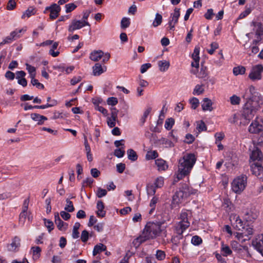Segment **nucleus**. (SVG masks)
Wrapping results in <instances>:
<instances>
[{"mask_svg":"<svg viewBox=\"0 0 263 263\" xmlns=\"http://www.w3.org/2000/svg\"><path fill=\"white\" fill-rule=\"evenodd\" d=\"M242 97L246 102L241 112L234 114L229 119L230 123L240 126L247 125L263 104L261 95L253 86H250L246 89L245 92L242 93Z\"/></svg>","mask_w":263,"mask_h":263,"instance_id":"f257e3e1","label":"nucleus"},{"mask_svg":"<svg viewBox=\"0 0 263 263\" xmlns=\"http://www.w3.org/2000/svg\"><path fill=\"white\" fill-rule=\"evenodd\" d=\"M196 161V157L192 153H186L179 159L177 173L178 180L189 175Z\"/></svg>","mask_w":263,"mask_h":263,"instance_id":"f03ea898","label":"nucleus"},{"mask_svg":"<svg viewBox=\"0 0 263 263\" xmlns=\"http://www.w3.org/2000/svg\"><path fill=\"white\" fill-rule=\"evenodd\" d=\"M161 232V226L154 222H148L146 224L142 234L134 240V243L138 245L146 240L153 239L159 235Z\"/></svg>","mask_w":263,"mask_h":263,"instance_id":"7ed1b4c3","label":"nucleus"},{"mask_svg":"<svg viewBox=\"0 0 263 263\" xmlns=\"http://www.w3.org/2000/svg\"><path fill=\"white\" fill-rule=\"evenodd\" d=\"M194 191L191 189L187 184H184L178 191H176L173 196L171 204L172 209L179 207V204L189 197L190 195L194 194Z\"/></svg>","mask_w":263,"mask_h":263,"instance_id":"20e7f679","label":"nucleus"},{"mask_svg":"<svg viewBox=\"0 0 263 263\" xmlns=\"http://www.w3.org/2000/svg\"><path fill=\"white\" fill-rule=\"evenodd\" d=\"M194 191L191 189L187 184H184L178 191H176L173 196L171 204L172 209L179 207V204L189 197L190 195L194 194Z\"/></svg>","mask_w":263,"mask_h":263,"instance_id":"39448f33","label":"nucleus"},{"mask_svg":"<svg viewBox=\"0 0 263 263\" xmlns=\"http://www.w3.org/2000/svg\"><path fill=\"white\" fill-rule=\"evenodd\" d=\"M191 216V212L187 210H183L181 211L179 218L180 221L177 223L175 228L176 232L178 234L181 235L189 227Z\"/></svg>","mask_w":263,"mask_h":263,"instance_id":"423d86ee","label":"nucleus"},{"mask_svg":"<svg viewBox=\"0 0 263 263\" xmlns=\"http://www.w3.org/2000/svg\"><path fill=\"white\" fill-rule=\"evenodd\" d=\"M247 185V177L240 175L234 179L231 183V189L235 193L241 194Z\"/></svg>","mask_w":263,"mask_h":263,"instance_id":"0eeeda50","label":"nucleus"},{"mask_svg":"<svg viewBox=\"0 0 263 263\" xmlns=\"http://www.w3.org/2000/svg\"><path fill=\"white\" fill-rule=\"evenodd\" d=\"M250 26L252 28V32L246 34L248 37H252L253 33L255 34L256 38L255 42H258L261 39V36L263 35V25L257 21H252L251 23Z\"/></svg>","mask_w":263,"mask_h":263,"instance_id":"6e6552de","label":"nucleus"},{"mask_svg":"<svg viewBox=\"0 0 263 263\" xmlns=\"http://www.w3.org/2000/svg\"><path fill=\"white\" fill-rule=\"evenodd\" d=\"M249 132L252 134H259L263 131V120L256 118L249 127Z\"/></svg>","mask_w":263,"mask_h":263,"instance_id":"1a4fd4ad","label":"nucleus"},{"mask_svg":"<svg viewBox=\"0 0 263 263\" xmlns=\"http://www.w3.org/2000/svg\"><path fill=\"white\" fill-rule=\"evenodd\" d=\"M263 72V66L257 64L252 67L249 78L252 81L259 80L261 79V73Z\"/></svg>","mask_w":263,"mask_h":263,"instance_id":"9d476101","label":"nucleus"},{"mask_svg":"<svg viewBox=\"0 0 263 263\" xmlns=\"http://www.w3.org/2000/svg\"><path fill=\"white\" fill-rule=\"evenodd\" d=\"M85 26H90V24L88 21L73 20L69 26L68 31L72 32Z\"/></svg>","mask_w":263,"mask_h":263,"instance_id":"9b49d317","label":"nucleus"},{"mask_svg":"<svg viewBox=\"0 0 263 263\" xmlns=\"http://www.w3.org/2000/svg\"><path fill=\"white\" fill-rule=\"evenodd\" d=\"M230 220L235 229L240 231L244 228V223L238 215L236 214H231L230 216Z\"/></svg>","mask_w":263,"mask_h":263,"instance_id":"f8f14e48","label":"nucleus"},{"mask_svg":"<svg viewBox=\"0 0 263 263\" xmlns=\"http://www.w3.org/2000/svg\"><path fill=\"white\" fill-rule=\"evenodd\" d=\"M258 215L257 210L253 207L247 209L244 212L243 217L247 221L252 222L255 220Z\"/></svg>","mask_w":263,"mask_h":263,"instance_id":"ddd939ff","label":"nucleus"},{"mask_svg":"<svg viewBox=\"0 0 263 263\" xmlns=\"http://www.w3.org/2000/svg\"><path fill=\"white\" fill-rule=\"evenodd\" d=\"M50 11V18L53 20L57 18L61 11V7L57 4H53L51 6L47 7L45 8V11Z\"/></svg>","mask_w":263,"mask_h":263,"instance_id":"4468645a","label":"nucleus"},{"mask_svg":"<svg viewBox=\"0 0 263 263\" xmlns=\"http://www.w3.org/2000/svg\"><path fill=\"white\" fill-rule=\"evenodd\" d=\"M252 245L263 256V234L258 235L253 240Z\"/></svg>","mask_w":263,"mask_h":263,"instance_id":"2eb2a0df","label":"nucleus"},{"mask_svg":"<svg viewBox=\"0 0 263 263\" xmlns=\"http://www.w3.org/2000/svg\"><path fill=\"white\" fill-rule=\"evenodd\" d=\"M21 239L17 237H14L12 239L11 242L8 245L7 249L10 252L18 251L21 246Z\"/></svg>","mask_w":263,"mask_h":263,"instance_id":"dca6fc26","label":"nucleus"},{"mask_svg":"<svg viewBox=\"0 0 263 263\" xmlns=\"http://www.w3.org/2000/svg\"><path fill=\"white\" fill-rule=\"evenodd\" d=\"M199 53V47L196 46L194 49V51L192 55L193 61L192 62L191 65L193 67H195L196 68H199L200 60Z\"/></svg>","mask_w":263,"mask_h":263,"instance_id":"f3484780","label":"nucleus"},{"mask_svg":"<svg viewBox=\"0 0 263 263\" xmlns=\"http://www.w3.org/2000/svg\"><path fill=\"white\" fill-rule=\"evenodd\" d=\"M231 246L232 248L237 253H240L241 251L244 252L245 253L248 254L249 253L248 248L247 246H242L239 244V243L235 240H232L231 241Z\"/></svg>","mask_w":263,"mask_h":263,"instance_id":"a211bd4d","label":"nucleus"},{"mask_svg":"<svg viewBox=\"0 0 263 263\" xmlns=\"http://www.w3.org/2000/svg\"><path fill=\"white\" fill-rule=\"evenodd\" d=\"M54 221L58 229L61 231H65L67 230L68 224L63 222L60 218L58 213L54 214Z\"/></svg>","mask_w":263,"mask_h":263,"instance_id":"6ab92c4d","label":"nucleus"},{"mask_svg":"<svg viewBox=\"0 0 263 263\" xmlns=\"http://www.w3.org/2000/svg\"><path fill=\"white\" fill-rule=\"evenodd\" d=\"M118 112V110L116 108H112L111 116L107 118V124L108 126L111 128L115 127L116 125V121L117 118Z\"/></svg>","mask_w":263,"mask_h":263,"instance_id":"aec40b11","label":"nucleus"},{"mask_svg":"<svg viewBox=\"0 0 263 263\" xmlns=\"http://www.w3.org/2000/svg\"><path fill=\"white\" fill-rule=\"evenodd\" d=\"M262 158L261 152L256 147H254L251 154L250 159L252 161H260Z\"/></svg>","mask_w":263,"mask_h":263,"instance_id":"412c9836","label":"nucleus"},{"mask_svg":"<svg viewBox=\"0 0 263 263\" xmlns=\"http://www.w3.org/2000/svg\"><path fill=\"white\" fill-rule=\"evenodd\" d=\"M107 67L105 66H102L100 63H96L92 67L93 74L95 76H99L106 71Z\"/></svg>","mask_w":263,"mask_h":263,"instance_id":"4be33fe9","label":"nucleus"},{"mask_svg":"<svg viewBox=\"0 0 263 263\" xmlns=\"http://www.w3.org/2000/svg\"><path fill=\"white\" fill-rule=\"evenodd\" d=\"M155 164L159 172L165 171L168 168L166 162L162 159H157L155 160Z\"/></svg>","mask_w":263,"mask_h":263,"instance_id":"5701e85b","label":"nucleus"},{"mask_svg":"<svg viewBox=\"0 0 263 263\" xmlns=\"http://www.w3.org/2000/svg\"><path fill=\"white\" fill-rule=\"evenodd\" d=\"M31 118L33 121L37 122L38 125H43L47 120L46 117L36 113L31 114Z\"/></svg>","mask_w":263,"mask_h":263,"instance_id":"b1692460","label":"nucleus"},{"mask_svg":"<svg viewBox=\"0 0 263 263\" xmlns=\"http://www.w3.org/2000/svg\"><path fill=\"white\" fill-rule=\"evenodd\" d=\"M104 52L102 50H94L90 53L89 58L93 61L97 62L102 58Z\"/></svg>","mask_w":263,"mask_h":263,"instance_id":"393cba45","label":"nucleus"},{"mask_svg":"<svg viewBox=\"0 0 263 263\" xmlns=\"http://www.w3.org/2000/svg\"><path fill=\"white\" fill-rule=\"evenodd\" d=\"M220 251L222 255L224 257H227L232 254V251L230 247L225 244L224 242L221 243Z\"/></svg>","mask_w":263,"mask_h":263,"instance_id":"a878e982","label":"nucleus"},{"mask_svg":"<svg viewBox=\"0 0 263 263\" xmlns=\"http://www.w3.org/2000/svg\"><path fill=\"white\" fill-rule=\"evenodd\" d=\"M212 106V101L207 98H204L201 104L202 109L203 111H212L213 108Z\"/></svg>","mask_w":263,"mask_h":263,"instance_id":"bb28decb","label":"nucleus"},{"mask_svg":"<svg viewBox=\"0 0 263 263\" xmlns=\"http://www.w3.org/2000/svg\"><path fill=\"white\" fill-rule=\"evenodd\" d=\"M253 173L260 180L263 181V167L256 164L252 167Z\"/></svg>","mask_w":263,"mask_h":263,"instance_id":"cd10ccee","label":"nucleus"},{"mask_svg":"<svg viewBox=\"0 0 263 263\" xmlns=\"http://www.w3.org/2000/svg\"><path fill=\"white\" fill-rule=\"evenodd\" d=\"M97 216L101 217H103L106 214V212L104 210V205L102 201H98L97 204Z\"/></svg>","mask_w":263,"mask_h":263,"instance_id":"c85d7f7f","label":"nucleus"},{"mask_svg":"<svg viewBox=\"0 0 263 263\" xmlns=\"http://www.w3.org/2000/svg\"><path fill=\"white\" fill-rule=\"evenodd\" d=\"M191 72L196 76L198 78H205L207 75V69L205 67L201 66L200 70L198 72H196L195 70H192Z\"/></svg>","mask_w":263,"mask_h":263,"instance_id":"c756f323","label":"nucleus"},{"mask_svg":"<svg viewBox=\"0 0 263 263\" xmlns=\"http://www.w3.org/2000/svg\"><path fill=\"white\" fill-rule=\"evenodd\" d=\"M158 65L159 70L162 72H165L168 70L170 67V63L166 60L159 61L158 62Z\"/></svg>","mask_w":263,"mask_h":263,"instance_id":"7c9ffc66","label":"nucleus"},{"mask_svg":"<svg viewBox=\"0 0 263 263\" xmlns=\"http://www.w3.org/2000/svg\"><path fill=\"white\" fill-rule=\"evenodd\" d=\"M180 16V9L176 8L174 9V11L171 14V16L169 18V21L174 22V23H177L178 18Z\"/></svg>","mask_w":263,"mask_h":263,"instance_id":"2f4dec72","label":"nucleus"},{"mask_svg":"<svg viewBox=\"0 0 263 263\" xmlns=\"http://www.w3.org/2000/svg\"><path fill=\"white\" fill-rule=\"evenodd\" d=\"M106 250V247L102 243H99L95 246L93 250V255L95 256Z\"/></svg>","mask_w":263,"mask_h":263,"instance_id":"473e14b6","label":"nucleus"},{"mask_svg":"<svg viewBox=\"0 0 263 263\" xmlns=\"http://www.w3.org/2000/svg\"><path fill=\"white\" fill-rule=\"evenodd\" d=\"M26 31L25 29H16L13 31L11 32L12 38H13L14 40H16L17 39L21 37V33H24Z\"/></svg>","mask_w":263,"mask_h":263,"instance_id":"72a5a7b5","label":"nucleus"},{"mask_svg":"<svg viewBox=\"0 0 263 263\" xmlns=\"http://www.w3.org/2000/svg\"><path fill=\"white\" fill-rule=\"evenodd\" d=\"M151 110H152V108H151V107H147L144 110L142 116L141 117V118L140 119V123L141 124V125H143L145 123V122L146 120V119H147V117L148 116L149 114H150Z\"/></svg>","mask_w":263,"mask_h":263,"instance_id":"f704fd0d","label":"nucleus"},{"mask_svg":"<svg viewBox=\"0 0 263 263\" xmlns=\"http://www.w3.org/2000/svg\"><path fill=\"white\" fill-rule=\"evenodd\" d=\"M158 142L160 144L163 145L166 147H171L173 146V142L170 140L164 138H161V139H159Z\"/></svg>","mask_w":263,"mask_h":263,"instance_id":"c9c22d12","label":"nucleus"},{"mask_svg":"<svg viewBox=\"0 0 263 263\" xmlns=\"http://www.w3.org/2000/svg\"><path fill=\"white\" fill-rule=\"evenodd\" d=\"M35 13V9L32 7H29L22 16L23 19L28 18L30 16L34 15Z\"/></svg>","mask_w":263,"mask_h":263,"instance_id":"e433bc0d","label":"nucleus"},{"mask_svg":"<svg viewBox=\"0 0 263 263\" xmlns=\"http://www.w3.org/2000/svg\"><path fill=\"white\" fill-rule=\"evenodd\" d=\"M158 154L156 151H148L146 154L145 158L147 160L154 159L158 157Z\"/></svg>","mask_w":263,"mask_h":263,"instance_id":"4c0bfd02","label":"nucleus"},{"mask_svg":"<svg viewBox=\"0 0 263 263\" xmlns=\"http://www.w3.org/2000/svg\"><path fill=\"white\" fill-rule=\"evenodd\" d=\"M127 154L128 156V158L133 161H136L138 158V156L135 151H134L133 149H129L127 151Z\"/></svg>","mask_w":263,"mask_h":263,"instance_id":"58836bf2","label":"nucleus"},{"mask_svg":"<svg viewBox=\"0 0 263 263\" xmlns=\"http://www.w3.org/2000/svg\"><path fill=\"white\" fill-rule=\"evenodd\" d=\"M156 187L154 184H148L146 186V192L148 196H153L155 194Z\"/></svg>","mask_w":263,"mask_h":263,"instance_id":"ea45409f","label":"nucleus"},{"mask_svg":"<svg viewBox=\"0 0 263 263\" xmlns=\"http://www.w3.org/2000/svg\"><path fill=\"white\" fill-rule=\"evenodd\" d=\"M210 48L207 49L206 51L211 55L214 54L215 51L219 48V45L217 42H214L210 44Z\"/></svg>","mask_w":263,"mask_h":263,"instance_id":"a19ab883","label":"nucleus"},{"mask_svg":"<svg viewBox=\"0 0 263 263\" xmlns=\"http://www.w3.org/2000/svg\"><path fill=\"white\" fill-rule=\"evenodd\" d=\"M26 69L28 70L29 73L30 74V77L31 78H33L35 77L36 76V69L35 68L28 64H26Z\"/></svg>","mask_w":263,"mask_h":263,"instance_id":"79ce46f5","label":"nucleus"},{"mask_svg":"<svg viewBox=\"0 0 263 263\" xmlns=\"http://www.w3.org/2000/svg\"><path fill=\"white\" fill-rule=\"evenodd\" d=\"M234 235L235 236V237L238 240L241 242H245L246 240L249 239L250 238H245V237H246L245 235L244 232L243 233H240V232H236L234 233Z\"/></svg>","mask_w":263,"mask_h":263,"instance_id":"37998d69","label":"nucleus"},{"mask_svg":"<svg viewBox=\"0 0 263 263\" xmlns=\"http://www.w3.org/2000/svg\"><path fill=\"white\" fill-rule=\"evenodd\" d=\"M162 21V15L161 14H160L159 13H156L155 20L153 23V26L154 27H156L158 26L159 25H160L161 24Z\"/></svg>","mask_w":263,"mask_h":263,"instance_id":"c03bdc74","label":"nucleus"},{"mask_svg":"<svg viewBox=\"0 0 263 263\" xmlns=\"http://www.w3.org/2000/svg\"><path fill=\"white\" fill-rule=\"evenodd\" d=\"M233 73L235 76L243 74L245 73L246 68L243 66H238L233 68Z\"/></svg>","mask_w":263,"mask_h":263,"instance_id":"a18cd8bd","label":"nucleus"},{"mask_svg":"<svg viewBox=\"0 0 263 263\" xmlns=\"http://www.w3.org/2000/svg\"><path fill=\"white\" fill-rule=\"evenodd\" d=\"M33 256L34 259H37L39 258L41 249L39 247H33L31 248Z\"/></svg>","mask_w":263,"mask_h":263,"instance_id":"49530a36","label":"nucleus"},{"mask_svg":"<svg viewBox=\"0 0 263 263\" xmlns=\"http://www.w3.org/2000/svg\"><path fill=\"white\" fill-rule=\"evenodd\" d=\"M175 123L174 119L172 118L167 119L165 122L164 127L167 130H170Z\"/></svg>","mask_w":263,"mask_h":263,"instance_id":"de8ad7c7","label":"nucleus"},{"mask_svg":"<svg viewBox=\"0 0 263 263\" xmlns=\"http://www.w3.org/2000/svg\"><path fill=\"white\" fill-rule=\"evenodd\" d=\"M240 98L237 96L236 95H233L230 98V101L232 105H238L240 103Z\"/></svg>","mask_w":263,"mask_h":263,"instance_id":"09e8293b","label":"nucleus"},{"mask_svg":"<svg viewBox=\"0 0 263 263\" xmlns=\"http://www.w3.org/2000/svg\"><path fill=\"white\" fill-rule=\"evenodd\" d=\"M189 102L191 105V108L193 109H196L199 105V100L195 97H193L190 99Z\"/></svg>","mask_w":263,"mask_h":263,"instance_id":"8fccbe9b","label":"nucleus"},{"mask_svg":"<svg viewBox=\"0 0 263 263\" xmlns=\"http://www.w3.org/2000/svg\"><path fill=\"white\" fill-rule=\"evenodd\" d=\"M204 89L202 85H197L195 86L193 93L194 95H200L203 93Z\"/></svg>","mask_w":263,"mask_h":263,"instance_id":"3c124183","label":"nucleus"},{"mask_svg":"<svg viewBox=\"0 0 263 263\" xmlns=\"http://www.w3.org/2000/svg\"><path fill=\"white\" fill-rule=\"evenodd\" d=\"M164 184V178L162 177H158L155 181L154 185L156 188H160Z\"/></svg>","mask_w":263,"mask_h":263,"instance_id":"603ef678","label":"nucleus"},{"mask_svg":"<svg viewBox=\"0 0 263 263\" xmlns=\"http://www.w3.org/2000/svg\"><path fill=\"white\" fill-rule=\"evenodd\" d=\"M65 210L68 212H72L74 210L72 202L69 199L66 200V205L65 207Z\"/></svg>","mask_w":263,"mask_h":263,"instance_id":"864d4df0","label":"nucleus"},{"mask_svg":"<svg viewBox=\"0 0 263 263\" xmlns=\"http://www.w3.org/2000/svg\"><path fill=\"white\" fill-rule=\"evenodd\" d=\"M158 201V197L156 196H154L152 200H151L149 206L151 207V210L149 211V213L151 214L154 211L156 207V204Z\"/></svg>","mask_w":263,"mask_h":263,"instance_id":"5fc2aeb1","label":"nucleus"},{"mask_svg":"<svg viewBox=\"0 0 263 263\" xmlns=\"http://www.w3.org/2000/svg\"><path fill=\"white\" fill-rule=\"evenodd\" d=\"M130 25V19L128 17H123L121 22V27L122 29H125L129 27Z\"/></svg>","mask_w":263,"mask_h":263,"instance_id":"6e6d98bb","label":"nucleus"},{"mask_svg":"<svg viewBox=\"0 0 263 263\" xmlns=\"http://www.w3.org/2000/svg\"><path fill=\"white\" fill-rule=\"evenodd\" d=\"M125 154L124 147H122L115 149L114 155L118 158H122Z\"/></svg>","mask_w":263,"mask_h":263,"instance_id":"4d7b16f0","label":"nucleus"},{"mask_svg":"<svg viewBox=\"0 0 263 263\" xmlns=\"http://www.w3.org/2000/svg\"><path fill=\"white\" fill-rule=\"evenodd\" d=\"M202 242V239L198 236L195 235L192 237L191 242L195 246H198Z\"/></svg>","mask_w":263,"mask_h":263,"instance_id":"13d9d810","label":"nucleus"},{"mask_svg":"<svg viewBox=\"0 0 263 263\" xmlns=\"http://www.w3.org/2000/svg\"><path fill=\"white\" fill-rule=\"evenodd\" d=\"M196 128L199 132L206 130L205 124L202 121H200L197 122Z\"/></svg>","mask_w":263,"mask_h":263,"instance_id":"bf43d9fd","label":"nucleus"},{"mask_svg":"<svg viewBox=\"0 0 263 263\" xmlns=\"http://www.w3.org/2000/svg\"><path fill=\"white\" fill-rule=\"evenodd\" d=\"M107 194V191L101 187H98L96 191V195L98 198H102Z\"/></svg>","mask_w":263,"mask_h":263,"instance_id":"052dcab7","label":"nucleus"},{"mask_svg":"<svg viewBox=\"0 0 263 263\" xmlns=\"http://www.w3.org/2000/svg\"><path fill=\"white\" fill-rule=\"evenodd\" d=\"M31 83L33 86H35L37 88L43 89L44 88V85L40 83L35 78H31Z\"/></svg>","mask_w":263,"mask_h":263,"instance_id":"680f3d73","label":"nucleus"},{"mask_svg":"<svg viewBox=\"0 0 263 263\" xmlns=\"http://www.w3.org/2000/svg\"><path fill=\"white\" fill-rule=\"evenodd\" d=\"M44 223L46 228L48 229L49 232H50L54 229V225L52 221L45 219Z\"/></svg>","mask_w":263,"mask_h":263,"instance_id":"e2e57ef3","label":"nucleus"},{"mask_svg":"<svg viewBox=\"0 0 263 263\" xmlns=\"http://www.w3.org/2000/svg\"><path fill=\"white\" fill-rule=\"evenodd\" d=\"M77 5L74 3H69L65 5L66 12L69 13L74 10L77 8Z\"/></svg>","mask_w":263,"mask_h":263,"instance_id":"0e129e2a","label":"nucleus"},{"mask_svg":"<svg viewBox=\"0 0 263 263\" xmlns=\"http://www.w3.org/2000/svg\"><path fill=\"white\" fill-rule=\"evenodd\" d=\"M27 215V211H22L20 215L19 222L22 225L24 224L26 216Z\"/></svg>","mask_w":263,"mask_h":263,"instance_id":"69168bd1","label":"nucleus"},{"mask_svg":"<svg viewBox=\"0 0 263 263\" xmlns=\"http://www.w3.org/2000/svg\"><path fill=\"white\" fill-rule=\"evenodd\" d=\"M89 238V233L86 230H84L82 231L81 239L83 242H86Z\"/></svg>","mask_w":263,"mask_h":263,"instance_id":"338daca9","label":"nucleus"},{"mask_svg":"<svg viewBox=\"0 0 263 263\" xmlns=\"http://www.w3.org/2000/svg\"><path fill=\"white\" fill-rule=\"evenodd\" d=\"M156 256L158 260H161L165 258V254L163 251L157 250L156 252Z\"/></svg>","mask_w":263,"mask_h":263,"instance_id":"774afa93","label":"nucleus"}]
</instances>
